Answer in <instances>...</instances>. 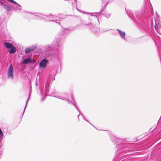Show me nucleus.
<instances>
[{
    "mask_svg": "<svg viewBox=\"0 0 161 161\" xmlns=\"http://www.w3.org/2000/svg\"><path fill=\"white\" fill-rule=\"evenodd\" d=\"M135 16L134 14H128L129 17L133 20L134 19L135 22L139 24L142 25L143 26H147L149 25V21L151 20V18H144L141 12L139 11H136L135 13Z\"/></svg>",
    "mask_w": 161,
    "mask_h": 161,
    "instance_id": "nucleus-1",
    "label": "nucleus"
},
{
    "mask_svg": "<svg viewBox=\"0 0 161 161\" xmlns=\"http://www.w3.org/2000/svg\"><path fill=\"white\" fill-rule=\"evenodd\" d=\"M37 15H35V18L36 19H40L42 20H44L46 17L52 19V20H49L48 21H52L55 22L58 24L59 23L60 21L64 17L62 14H59L57 16H53L52 14H50L49 16L46 15L42 14L37 13Z\"/></svg>",
    "mask_w": 161,
    "mask_h": 161,
    "instance_id": "nucleus-2",
    "label": "nucleus"
},
{
    "mask_svg": "<svg viewBox=\"0 0 161 161\" xmlns=\"http://www.w3.org/2000/svg\"><path fill=\"white\" fill-rule=\"evenodd\" d=\"M49 84L48 83H46L45 85V88L44 89L42 90L41 88H40V91L41 92V95L42 96L43 94H44V97H45V94L49 96H53V94L55 93L53 89H49ZM45 98L43 97H42V101Z\"/></svg>",
    "mask_w": 161,
    "mask_h": 161,
    "instance_id": "nucleus-3",
    "label": "nucleus"
},
{
    "mask_svg": "<svg viewBox=\"0 0 161 161\" xmlns=\"http://www.w3.org/2000/svg\"><path fill=\"white\" fill-rule=\"evenodd\" d=\"M111 138V139L112 142L116 143L117 144L116 147L118 150V151L120 150L121 148L125 147L124 143H120V142L121 141V139L117 138L113 136H112Z\"/></svg>",
    "mask_w": 161,
    "mask_h": 161,
    "instance_id": "nucleus-4",
    "label": "nucleus"
},
{
    "mask_svg": "<svg viewBox=\"0 0 161 161\" xmlns=\"http://www.w3.org/2000/svg\"><path fill=\"white\" fill-rule=\"evenodd\" d=\"M58 98L61 99L63 100H65L66 101H67L69 103V104H73L74 107L76 108L77 111L79 112L80 114L78 115V119H79V116L80 115H81V116L82 117L83 119L84 120H86V121L88 122V121L85 119L84 116H83V114L80 113V111L79 108H78V107L77 106L75 102L73 100V98H72V101H69L68 99L66 98H65L63 97H58Z\"/></svg>",
    "mask_w": 161,
    "mask_h": 161,
    "instance_id": "nucleus-5",
    "label": "nucleus"
},
{
    "mask_svg": "<svg viewBox=\"0 0 161 161\" xmlns=\"http://www.w3.org/2000/svg\"><path fill=\"white\" fill-rule=\"evenodd\" d=\"M7 77L8 79L13 80L14 78V70L13 67L11 64L9 67L7 71Z\"/></svg>",
    "mask_w": 161,
    "mask_h": 161,
    "instance_id": "nucleus-6",
    "label": "nucleus"
},
{
    "mask_svg": "<svg viewBox=\"0 0 161 161\" xmlns=\"http://www.w3.org/2000/svg\"><path fill=\"white\" fill-rule=\"evenodd\" d=\"M8 1L12 3H13L15 4L12 5L11 7L15 10L19 11L21 10L22 9L21 6L18 3H17L16 2L13 0H7Z\"/></svg>",
    "mask_w": 161,
    "mask_h": 161,
    "instance_id": "nucleus-7",
    "label": "nucleus"
},
{
    "mask_svg": "<svg viewBox=\"0 0 161 161\" xmlns=\"http://www.w3.org/2000/svg\"><path fill=\"white\" fill-rule=\"evenodd\" d=\"M103 10V9H101V10H100V11L98 12H94V13H88V12H82L84 14H89L91 16H94V18L96 19H97L98 20V21L99 22V20L98 19V16H97V14H99V13H100L101 12H102Z\"/></svg>",
    "mask_w": 161,
    "mask_h": 161,
    "instance_id": "nucleus-8",
    "label": "nucleus"
},
{
    "mask_svg": "<svg viewBox=\"0 0 161 161\" xmlns=\"http://www.w3.org/2000/svg\"><path fill=\"white\" fill-rule=\"evenodd\" d=\"M53 47H60V40L58 38H55L54 41L52 43Z\"/></svg>",
    "mask_w": 161,
    "mask_h": 161,
    "instance_id": "nucleus-9",
    "label": "nucleus"
},
{
    "mask_svg": "<svg viewBox=\"0 0 161 161\" xmlns=\"http://www.w3.org/2000/svg\"><path fill=\"white\" fill-rule=\"evenodd\" d=\"M48 62V60L43 59L42 60L39 64V66L43 68H45L47 66V64Z\"/></svg>",
    "mask_w": 161,
    "mask_h": 161,
    "instance_id": "nucleus-10",
    "label": "nucleus"
},
{
    "mask_svg": "<svg viewBox=\"0 0 161 161\" xmlns=\"http://www.w3.org/2000/svg\"><path fill=\"white\" fill-rule=\"evenodd\" d=\"M117 30L119 32V35L124 40H126V39H125V32L124 31H122L120 30L119 29H117Z\"/></svg>",
    "mask_w": 161,
    "mask_h": 161,
    "instance_id": "nucleus-11",
    "label": "nucleus"
},
{
    "mask_svg": "<svg viewBox=\"0 0 161 161\" xmlns=\"http://www.w3.org/2000/svg\"><path fill=\"white\" fill-rule=\"evenodd\" d=\"M32 60L30 58H27L24 59L23 62V64H26L32 62Z\"/></svg>",
    "mask_w": 161,
    "mask_h": 161,
    "instance_id": "nucleus-12",
    "label": "nucleus"
},
{
    "mask_svg": "<svg viewBox=\"0 0 161 161\" xmlns=\"http://www.w3.org/2000/svg\"><path fill=\"white\" fill-rule=\"evenodd\" d=\"M4 44L5 46L7 48H10L13 46L12 44L8 42H4Z\"/></svg>",
    "mask_w": 161,
    "mask_h": 161,
    "instance_id": "nucleus-13",
    "label": "nucleus"
},
{
    "mask_svg": "<svg viewBox=\"0 0 161 161\" xmlns=\"http://www.w3.org/2000/svg\"><path fill=\"white\" fill-rule=\"evenodd\" d=\"M10 49L9 50V53H13L15 52L16 49L14 46H12Z\"/></svg>",
    "mask_w": 161,
    "mask_h": 161,
    "instance_id": "nucleus-14",
    "label": "nucleus"
},
{
    "mask_svg": "<svg viewBox=\"0 0 161 161\" xmlns=\"http://www.w3.org/2000/svg\"><path fill=\"white\" fill-rule=\"evenodd\" d=\"M3 7L5 10L7 11H9L11 10L10 7L8 5L5 4Z\"/></svg>",
    "mask_w": 161,
    "mask_h": 161,
    "instance_id": "nucleus-15",
    "label": "nucleus"
},
{
    "mask_svg": "<svg viewBox=\"0 0 161 161\" xmlns=\"http://www.w3.org/2000/svg\"><path fill=\"white\" fill-rule=\"evenodd\" d=\"M157 48L159 52V55L161 54V40L159 41V45L157 47Z\"/></svg>",
    "mask_w": 161,
    "mask_h": 161,
    "instance_id": "nucleus-16",
    "label": "nucleus"
},
{
    "mask_svg": "<svg viewBox=\"0 0 161 161\" xmlns=\"http://www.w3.org/2000/svg\"><path fill=\"white\" fill-rule=\"evenodd\" d=\"M155 28L156 30H157L158 28L160 27V25L159 23L158 24L155 21V25H154Z\"/></svg>",
    "mask_w": 161,
    "mask_h": 161,
    "instance_id": "nucleus-17",
    "label": "nucleus"
},
{
    "mask_svg": "<svg viewBox=\"0 0 161 161\" xmlns=\"http://www.w3.org/2000/svg\"><path fill=\"white\" fill-rule=\"evenodd\" d=\"M30 49L31 52L32 51L34 50L36 48V45H34L33 46H32L29 47Z\"/></svg>",
    "mask_w": 161,
    "mask_h": 161,
    "instance_id": "nucleus-18",
    "label": "nucleus"
},
{
    "mask_svg": "<svg viewBox=\"0 0 161 161\" xmlns=\"http://www.w3.org/2000/svg\"><path fill=\"white\" fill-rule=\"evenodd\" d=\"M3 133L2 130L0 128V138L2 139L3 138Z\"/></svg>",
    "mask_w": 161,
    "mask_h": 161,
    "instance_id": "nucleus-19",
    "label": "nucleus"
},
{
    "mask_svg": "<svg viewBox=\"0 0 161 161\" xmlns=\"http://www.w3.org/2000/svg\"><path fill=\"white\" fill-rule=\"evenodd\" d=\"M30 52H31L29 48H26L25 49V52L26 53H28Z\"/></svg>",
    "mask_w": 161,
    "mask_h": 161,
    "instance_id": "nucleus-20",
    "label": "nucleus"
},
{
    "mask_svg": "<svg viewBox=\"0 0 161 161\" xmlns=\"http://www.w3.org/2000/svg\"><path fill=\"white\" fill-rule=\"evenodd\" d=\"M104 15L107 18H108L110 17V14L109 13H105Z\"/></svg>",
    "mask_w": 161,
    "mask_h": 161,
    "instance_id": "nucleus-21",
    "label": "nucleus"
},
{
    "mask_svg": "<svg viewBox=\"0 0 161 161\" xmlns=\"http://www.w3.org/2000/svg\"><path fill=\"white\" fill-rule=\"evenodd\" d=\"M53 49V48L52 47L50 46H48L47 47V51H50L51 50H52Z\"/></svg>",
    "mask_w": 161,
    "mask_h": 161,
    "instance_id": "nucleus-22",
    "label": "nucleus"
},
{
    "mask_svg": "<svg viewBox=\"0 0 161 161\" xmlns=\"http://www.w3.org/2000/svg\"><path fill=\"white\" fill-rule=\"evenodd\" d=\"M29 97L28 98V99H27V101H26V105H25V106L24 108V110L23 111V115L24 113V112H25V109L26 108V107H27V102L29 100Z\"/></svg>",
    "mask_w": 161,
    "mask_h": 161,
    "instance_id": "nucleus-23",
    "label": "nucleus"
},
{
    "mask_svg": "<svg viewBox=\"0 0 161 161\" xmlns=\"http://www.w3.org/2000/svg\"><path fill=\"white\" fill-rule=\"evenodd\" d=\"M5 2V1L4 0H0V3L3 6L5 4L4 3V2Z\"/></svg>",
    "mask_w": 161,
    "mask_h": 161,
    "instance_id": "nucleus-24",
    "label": "nucleus"
},
{
    "mask_svg": "<svg viewBox=\"0 0 161 161\" xmlns=\"http://www.w3.org/2000/svg\"><path fill=\"white\" fill-rule=\"evenodd\" d=\"M153 11V9L152 8H150V13H152Z\"/></svg>",
    "mask_w": 161,
    "mask_h": 161,
    "instance_id": "nucleus-25",
    "label": "nucleus"
},
{
    "mask_svg": "<svg viewBox=\"0 0 161 161\" xmlns=\"http://www.w3.org/2000/svg\"><path fill=\"white\" fill-rule=\"evenodd\" d=\"M57 58H58V55H57Z\"/></svg>",
    "mask_w": 161,
    "mask_h": 161,
    "instance_id": "nucleus-26",
    "label": "nucleus"
},
{
    "mask_svg": "<svg viewBox=\"0 0 161 161\" xmlns=\"http://www.w3.org/2000/svg\"><path fill=\"white\" fill-rule=\"evenodd\" d=\"M64 30H66L65 29H64Z\"/></svg>",
    "mask_w": 161,
    "mask_h": 161,
    "instance_id": "nucleus-27",
    "label": "nucleus"
},
{
    "mask_svg": "<svg viewBox=\"0 0 161 161\" xmlns=\"http://www.w3.org/2000/svg\"><path fill=\"white\" fill-rule=\"evenodd\" d=\"M30 93H29V96H30Z\"/></svg>",
    "mask_w": 161,
    "mask_h": 161,
    "instance_id": "nucleus-28",
    "label": "nucleus"
},
{
    "mask_svg": "<svg viewBox=\"0 0 161 161\" xmlns=\"http://www.w3.org/2000/svg\"><path fill=\"white\" fill-rule=\"evenodd\" d=\"M31 87L30 86V89H31Z\"/></svg>",
    "mask_w": 161,
    "mask_h": 161,
    "instance_id": "nucleus-29",
    "label": "nucleus"
}]
</instances>
